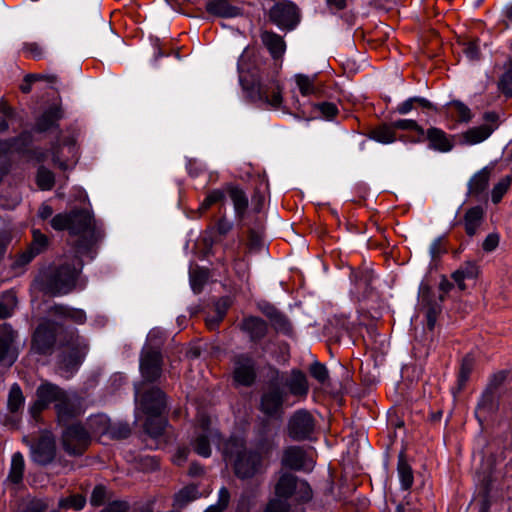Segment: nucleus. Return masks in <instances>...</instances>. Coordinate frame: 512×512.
I'll use <instances>...</instances> for the list:
<instances>
[{"label":"nucleus","instance_id":"obj_1","mask_svg":"<svg viewBox=\"0 0 512 512\" xmlns=\"http://www.w3.org/2000/svg\"><path fill=\"white\" fill-rule=\"evenodd\" d=\"M51 226L57 231L67 229L71 235L78 236L76 254L71 263L65 261L58 268L41 275L43 289L52 295L69 293L76 285L82 269L80 256L94 258V248L102 237L101 227L94 217L86 210H74L70 213H59L51 219Z\"/></svg>","mask_w":512,"mask_h":512},{"label":"nucleus","instance_id":"obj_2","mask_svg":"<svg viewBox=\"0 0 512 512\" xmlns=\"http://www.w3.org/2000/svg\"><path fill=\"white\" fill-rule=\"evenodd\" d=\"M313 498V491L307 481L284 472L275 486L274 497L265 508V512H305L304 504Z\"/></svg>","mask_w":512,"mask_h":512},{"label":"nucleus","instance_id":"obj_3","mask_svg":"<svg viewBox=\"0 0 512 512\" xmlns=\"http://www.w3.org/2000/svg\"><path fill=\"white\" fill-rule=\"evenodd\" d=\"M54 404L58 422L67 424L81 413L80 398L75 392H68L50 383H41L36 390V400L30 408L33 417Z\"/></svg>","mask_w":512,"mask_h":512},{"label":"nucleus","instance_id":"obj_4","mask_svg":"<svg viewBox=\"0 0 512 512\" xmlns=\"http://www.w3.org/2000/svg\"><path fill=\"white\" fill-rule=\"evenodd\" d=\"M224 459L233 465L235 475L240 479H249L264 470L261 453L249 450L242 437L233 436L222 448Z\"/></svg>","mask_w":512,"mask_h":512},{"label":"nucleus","instance_id":"obj_5","mask_svg":"<svg viewBox=\"0 0 512 512\" xmlns=\"http://www.w3.org/2000/svg\"><path fill=\"white\" fill-rule=\"evenodd\" d=\"M165 406L164 393L158 388L152 387L141 397L140 408L148 415L145 431L153 438L160 436L167 425V421L161 417Z\"/></svg>","mask_w":512,"mask_h":512},{"label":"nucleus","instance_id":"obj_6","mask_svg":"<svg viewBox=\"0 0 512 512\" xmlns=\"http://www.w3.org/2000/svg\"><path fill=\"white\" fill-rule=\"evenodd\" d=\"M210 444L219 446L220 434L212 426L211 418L204 412H199L197 415V436L193 442L194 450L202 457H209L211 455Z\"/></svg>","mask_w":512,"mask_h":512},{"label":"nucleus","instance_id":"obj_7","mask_svg":"<svg viewBox=\"0 0 512 512\" xmlns=\"http://www.w3.org/2000/svg\"><path fill=\"white\" fill-rule=\"evenodd\" d=\"M87 353L85 340L78 335L64 348L58 362L62 376L69 378L78 369Z\"/></svg>","mask_w":512,"mask_h":512},{"label":"nucleus","instance_id":"obj_8","mask_svg":"<svg viewBox=\"0 0 512 512\" xmlns=\"http://www.w3.org/2000/svg\"><path fill=\"white\" fill-rule=\"evenodd\" d=\"M91 437L108 436L113 439L126 438L130 429L126 424H112L105 414H97L88 419V431Z\"/></svg>","mask_w":512,"mask_h":512},{"label":"nucleus","instance_id":"obj_9","mask_svg":"<svg viewBox=\"0 0 512 512\" xmlns=\"http://www.w3.org/2000/svg\"><path fill=\"white\" fill-rule=\"evenodd\" d=\"M90 443V435L81 425L73 423L62 432V444L65 451L72 455H80Z\"/></svg>","mask_w":512,"mask_h":512},{"label":"nucleus","instance_id":"obj_10","mask_svg":"<svg viewBox=\"0 0 512 512\" xmlns=\"http://www.w3.org/2000/svg\"><path fill=\"white\" fill-rule=\"evenodd\" d=\"M315 430V420L306 410L296 411L288 422V434L296 441L311 439Z\"/></svg>","mask_w":512,"mask_h":512},{"label":"nucleus","instance_id":"obj_11","mask_svg":"<svg viewBox=\"0 0 512 512\" xmlns=\"http://www.w3.org/2000/svg\"><path fill=\"white\" fill-rule=\"evenodd\" d=\"M281 463L291 470L304 472H311L315 465L312 453L299 446L287 447L283 451Z\"/></svg>","mask_w":512,"mask_h":512},{"label":"nucleus","instance_id":"obj_12","mask_svg":"<svg viewBox=\"0 0 512 512\" xmlns=\"http://www.w3.org/2000/svg\"><path fill=\"white\" fill-rule=\"evenodd\" d=\"M485 121L484 124L469 128L462 134L463 143L467 145H476L479 144L486 139H488L491 134L498 127V115L495 112H486L483 116Z\"/></svg>","mask_w":512,"mask_h":512},{"label":"nucleus","instance_id":"obj_13","mask_svg":"<svg viewBox=\"0 0 512 512\" xmlns=\"http://www.w3.org/2000/svg\"><path fill=\"white\" fill-rule=\"evenodd\" d=\"M270 18L281 28L293 29L299 21L298 8L290 1L277 3L270 10Z\"/></svg>","mask_w":512,"mask_h":512},{"label":"nucleus","instance_id":"obj_14","mask_svg":"<svg viewBox=\"0 0 512 512\" xmlns=\"http://www.w3.org/2000/svg\"><path fill=\"white\" fill-rule=\"evenodd\" d=\"M140 371L146 381L152 382L161 374V354L158 349L145 346L140 359Z\"/></svg>","mask_w":512,"mask_h":512},{"label":"nucleus","instance_id":"obj_15","mask_svg":"<svg viewBox=\"0 0 512 512\" xmlns=\"http://www.w3.org/2000/svg\"><path fill=\"white\" fill-rule=\"evenodd\" d=\"M77 156L76 142L72 137L65 139L63 143L53 144L51 148L52 161L62 170L68 169L70 167L69 162L76 161Z\"/></svg>","mask_w":512,"mask_h":512},{"label":"nucleus","instance_id":"obj_16","mask_svg":"<svg viewBox=\"0 0 512 512\" xmlns=\"http://www.w3.org/2000/svg\"><path fill=\"white\" fill-rule=\"evenodd\" d=\"M234 379L244 386L251 385L256 378L255 361L247 354H239L234 358Z\"/></svg>","mask_w":512,"mask_h":512},{"label":"nucleus","instance_id":"obj_17","mask_svg":"<svg viewBox=\"0 0 512 512\" xmlns=\"http://www.w3.org/2000/svg\"><path fill=\"white\" fill-rule=\"evenodd\" d=\"M55 455V441L49 434L41 436L37 443L31 447V459L39 465H47L51 463L54 460Z\"/></svg>","mask_w":512,"mask_h":512},{"label":"nucleus","instance_id":"obj_18","mask_svg":"<svg viewBox=\"0 0 512 512\" xmlns=\"http://www.w3.org/2000/svg\"><path fill=\"white\" fill-rule=\"evenodd\" d=\"M55 331L49 323L40 324L33 336V349L41 354L50 351L55 343Z\"/></svg>","mask_w":512,"mask_h":512},{"label":"nucleus","instance_id":"obj_19","mask_svg":"<svg viewBox=\"0 0 512 512\" xmlns=\"http://www.w3.org/2000/svg\"><path fill=\"white\" fill-rule=\"evenodd\" d=\"M14 340V331L8 324L0 325V363L11 366L17 355L11 349Z\"/></svg>","mask_w":512,"mask_h":512},{"label":"nucleus","instance_id":"obj_20","mask_svg":"<svg viewBox=\"0 0 512 512\" xmlns=\"http://www.w3.org/2000/svg\"><path fill=\"white\" fill-rule=\"evenodd\" d=\"M426 138L429 141V148L441 153H447L454 147L452 138L436 127L427 130Z\"/></svg>","mask_w":512,"mask_h":512},{"label":"nucleus","instance_id":"obj_21","mask_svg":"<svg viewBox=\"0 0 512 512\" xmlns=\"http://www.w3.org/2000/svg\"><path fill=\"white\" fill-rule=\"evenodd\" d=\"M48 245V238L38 230L33 231V241L28 250L25 251L16 260V265H25L29 263L36 255L44 251Z\"/></svg>","mask_w":512,"mask_h":512},{"label":"nucleus","instance_id":"obj_22","mask_svg":"<svg viewBox=\"0 0 512 512\" xmlns=\"http://www.w3.org/2000/svg\"><path fill=\"white\" fill-rule=\"evenodd\" d=\"M25 472V459L21 452H15L11 456L9 472L6 482L18 486L22 483Z\"/></svg>","mask_w":512,"mask_h":512},{"label":"nucleus","instance_id":"obj_23","mask_svg":"<svg viewBox=\"0 0 512 512\" xmlns=\"http://www.w3.org/2000/svg\"><path fill=\"white\" fill-rule=\"evenodd\" d=\"M484 209L481 206L469 208L464 215V228L468 236H474L484 220Z\"/></svg>","mask_w":512,"mask_h":512},{"label":"nucleus","instance_id":"obj_24","mask_svg":"<svg viewBox=\"0 0 512 512\" xmlns=\"http://www.w3.org/2000/svg\"><path fill=\"white\" fill-rule=\"evenodd\" d=\"M491 175V168L484 167L476 172L468 182V191L471 195L479 196L486 191Z\"/></svg>","mask_w":512,"mask_h":512},{"label":"nucleus","instance_id":"obj_25","mask_svg":"<svg viewBox=\"0 0 512 512\" xmlns=\"http://www.w3.org/2000/svg\"><path fill=\"white\" fill-rule=\"evenodd\" d=\"M206 10L209 14L223 18L236 17L240 14L239 8L230 5L227 0H209Z\"/></svg>","mask_w":512,"mask_h":512},{"label":"nucleus","instance_id":"obj_26","mask_svg":"<svg viewBox=\"0 0 512 512\" xmlns=\"http://www.w3.org/2000/svg\"><path fill=\"white\" fill-rule=\"evenodd\" d=\"M479 267L476 262L467 261L463 263L456 271L452 274V279L458 285L461 290L466 288L464 281L475 279L478 276Z\"/></svg>","mask_w":512,"mask_h":512},{"label":"nucleus","instance_id":"obj_27","mask_svg":"<svg viewBox=\"0 0 512 512\" xmlns=\"http://www.w3.org/2000/svg\"><path fill=\"white\" fill-rule=\"evenodd\" d=\"M241 328L249 334L252 340L262 339L267 333V324L259 317H247L243 320Z\"/></svg>","mask_w":512,"mask_h":512},{"label":"nucleus","instance_id":"obj_28","mask_svg":"<svg viewBox=\"0 0 512 512\" xmlns=\"http://www.w3.org/2000/svg\"><path fill=\"white\" fill-rule=\"evenodd\" d=\"M283 403V393L273 390L263 394L261 398V411L269 416L275 415Z\"/></svg>","mask_w":512,"mask_h":512},{"label":"nucleus","instance_id":"obj_29","mask_svg":"<svg viewBox=\"0 0 512 512\" xmlns=\"http://www.w3.org/2000/svg\"><path fill=\"white\" fill-rule=\"evenodd\" d=\"M261 39L265 47L269 50L271 56L274 59H278L283 56L286 45L283 38L273 32H263Z\"/></svg>","mask_w":512,"mask_h":512},{"label":"nucleus","instance_id":"obj_30","mask_svg":"<svg viewBox=\"0 0 512 512\" xmlns=\"http://www.w3.org/2000/svg\"><path fill=\"white\" fill-rule=\"evenodd\" d=\"M63 116L61 107L57 104L49 107L38 119L36 128L40 132L47 131L54 127Z\"/></svg>","mask_w":512,"mask_h":512},{"label":"nucleus","instance_id":"obj_31","mask_svg":"<svg viewBox=\"0 0 512 512\" xmlns=\"http://www.w3.org/2000/svg\"><path fill=\"white\" fill-rule=\"evenodd\" d=\"M290 393L294 396H306L309 390L307 378L300 370H293L286 382Z\"/></svg>","mask_w":512,"mask_h":512},{"label":"nucleus","instance_id":"obj_32","mask_svg":"<svg viewBox=\"0 0 512 512\" xmlns=\"http://www.w3.org/2000/svg\"><path fill=\"white\" fill-rule=\"evenodd\" d=\"M504 379L503 374H499L498 376H495L492 382L490 383L489 387L485 390L483 393L479 403H478V409L476 411V415H478L479 411L486 410V411H492L494 409V393L493 389H495Z\"/></svg>","mask_w":512,"mask_h":512},{"label":"nucleus","instance_id":"obj_33","mask_svg":"<svg viewBox=\"0 0 512 512\" xmlns=\"http://www.w3.org/2000/svg\"><path fill=\"white\" fill-rule=\"evenodd\" d=\"M228 193L233 202L236 216L242 219L248 207V198L246 194L244 191L234 186H230L228 188Z\"/></svg>","mask_w":512,"mask_h":512},{"label":"nucleus","instance_id":"obj_34","mask_svg":"<svg viewBox=\"0 0 512 512\" xmlns=\"http://www.w3.org/2000/svg\"><path fill=\"white\" fill-rule=\"evenodd\" d=\"M259 99L273 108L280 107L282 103V96L278 85H272L271 88L260 86L258 90Z\"/></svg>","mask_w":512,"mask_h":512},{"label":"nucleus","instance_id":"obj_35","mask_svg":"<svg viewBox=\"0 0 512 512\" xmlns=\"http://www.w3.org/2000/svg\"><path fill=\"white\" fill-rule=\"evenodd\" d=\"M295 82L303 96H310L317 92L315 85L316 76H307L304 74L295 75Z\"/></svg>","mask_w":512,"mask_h":512},{"label":"nucleus","instance_id":"obj_36","mask_svg":"<svg viewBox=\"0 0 512 512\" xmlns=\"http://www.w3.org/2000/svg\"><path fill=\"white\" fill-rule=\"evenodd\" d=\"M512 183V174L501 178L492 188L491 200L494 204L499 203Z\"/></svg>","mask_w":512,"mask_h":512},{"label":"nucleus","instance_id":"obj_37","mask_svg":"<svg viewBox=\"0 0 512 512\" xmlns=\"http://www.w3.org/2000/svg\"><path fill=\"white\" fill-rule=\"evenodd\" d=\"M395 128L393 127V123L391 126L382 125L375 128L371 132L372 138L380 143L389 144L395 141Z\"/></svg>","mask_w":512,"mask_h":512},{"label":"nucleus","instance_id":"obj_38","mask_svg":"<svg viewBox=\"0 0 512 512\" xmlns=\"http://www.w3.org/2000/svg\"><path fill=\"white\" fill-rule=\"evenodd\" d=\"M86 504V498L81 494H73L68 497L60 498L58 507L61 509L82 510Z\"/></svg>","mask_w":512,"mask_h":512},{"label":"nucleus","instance_id":"obj_39","mask_svg":"<svg viewBox=\"0 0 512 512\" xmlns=\"http://www.w3.org/2000/svg\"><path fill=\"white\" fill-rule=\"evenodd\" d=\"M398 476L402 489L408 490L413 485L414 477L411 467L406 461L400 459L398 462Z\"/></svg>","mask_w":512,"mask_h":512},{"label":"nucleus","instance_id":"obj_40","mask_svg":"<svg viewBox=\"0 0 512 512\" xmlns=\"http://www.w3.org/2000/svg\"><path fill=\"white\" fill-rule=\"evenodd\" d=\"M198 490L194 486H188L180 490L174 496V506L182 508L190 501L197 498Z\"/></svg>","mask_w":512,"mask_h":512},{"label":"nucleus","instance_id":"obj_41","mask_svg":"<svg viewBox=\"0 0 512 512\" xmlns=\"http://www.w3.org/2000/svg\"><path fill=\"white\" fill-rule=\"evenodd\" d=\"M17 305V298L14 292H6L0 299V319L9 317Z\"/></svg>","mask_w":512,"mask_h":512},{"label":"nucleus","instance_id":"obj_42","mask_svg":"<svg viewBox=\"0 0 512 512\" xmlns=\"http://www.w3.org/2000/svg\"><path fill=\"white\" fill-rule=\"evenodd\" d=\"M229 305L230 303L228 299H221L215 304L214 312L217 314V319L206 318V324L209 329H215L219 325V323L224 319Z\"/></svg>","mask_w":512,"mask_h":512},{"label":"nucleus","instance_id":"obj_43","mask_svg":"<svg viewBox=\"0 0 512 512\" xmlns=\"http://www.w3.org/2000/svg\"><path fill=\"white\" fill-rule=\"evenodd\" d=\"M24 403V396L18 384L12 385L8 396V408L11 412L18 411Z\"/></svg>","mask_w":512,"mask_h":512},{"label":"nucleus","instance_id":"obj_44","mask_svg":"<svg viewBox=\"0 0 512 512\" xmlns=\"http://www.w3.org/2000/svg\"><path fill=\"white\" fill-rule=\"evenodd\" d=\"M54 309L56 313L70 319L75 323L83 324L86 321V314L81 309H72L62 306H56Z\"/></svg>","mask_w":512,"mask_h":512},{"label":"nucleus","instance_id":"obj_45","mask_svg":"<svg viewBox=\"0 0 512 512\" xmlns=\"http://www.w3.org/2000/svg\"><path fill=\"white\" fill-rule=\"evenodd\" d=\"M448 106L451 110H453L461 122H469L472 119V112L470 108L459 100H453L448 103Z\"/></svg>","mask_w":512,"mask_h":512},{"label":"nucleus","instance_id":"obj_46","mask_svg":"<svg viewBox=\"0 0 512 512\" xmlns=\"http://www.w3.org/2000/svg\"><path fill=\"white\" fill-rule=\"evenodd\" d=\"M37 184L41 190H50L54 185V174L41 167L37 173Z\"/></svg>","mask_w":512,"mask_h":512},{"label":"nucleus","instance_id":"obj_47","mask_svg":"<svg viewBox=\"0 0 512 512\" xmlns=\"http://www.w3.org/2000/svg\"><path fill=\"white\" fill-rule=\"evenodd\" d=\"M273 328L282 334L289 335L292 332V326L288 318L279 312L276 317L271 320Z\"/></svg>","mask_w":512,"mask_h":512},{"label":"nucleus","instance_id":"obj_48","mask_svg":"<svg viewBox=\"0 0 512 512\" xmlns=\"http://www.w3.org/2000/svg\"><path fill=\"white\" fill-rule=\"evenodd\" d=\"M225 195L226 193L220 189H214L210 191L200 204L199 209L205 211L212 205L222 202L225 199Z\"/></svg>","mask_w":512,"mask_h":512},{"label":"nucleus","instance_id":"obj_49","mask_svg":"<svg viewBox=\"0 0 512 512\" xmlns=\"http://www.w3.org/2000/svg\"><path fill=\"white\" fill-rule=\"evenodd\" d=\"M393 127L400 130L416 131L420 137L425 136L424 129L412 119H400L393 122Z\"/></svg>","mask_w":512,"mask_h":512},{"label":"nucleus","instance_id":"obj_50","mask_svg":"<svg viewBox=\"0 0 512 512\" xmlns=\"http://www.w3.org/2000/svg\"><path fill=\"white\" fill-rule=\"evenodd\" d=\"M229 500H230L229 491L225 487H222L218 493L217 504L209 506L205 510V512H223L224 509L228 506Z\"/></svg>","mask_w":512,"mask_h":512},{"label":"nucleus","instance_id":"obj_51","mask_svg":"<svg viewBox=\"0 0 512 512\" xmlns=\"http://www.w3.org/2000/svg\"><path fill=\"white\" fill-rule=\"evenodd\" d=\"M310 374L311 376L317 380L319 383L324 384L329 378V372L326 366L318 361H315L310 366Z\"/></svg>","mask_w":512,"mask_h":512},{"label":"nucleus","instance_id":"obj_52","mask_svg":"<svg viewBox=\"0 0 512 512\" xmlns=\"http://www.w3.org/2000/svg\"><path fill=\"white\" fill-rule=\"evenodd\" d=\"M500 88L504 94L512 96V61L500 79Z\"/></svg>","mask_w":512,"mask_h":512},{"label":"nucleus","instance_id":"obj_53","mask_svg":"<svg viewBox=\"0 0 512 512\" xmlns=\"http://www.w3.org/2000/svg\"><path fill=\"white\" fill-rule=\"evenodd\" d=\"M106 497V488L103 485H97L92 491L90 503L93 506H101L104 504Z\"/></svg>","mask_w":512,"mask_h":512},{"label":"nucleus","instance_id":"obj_54","mask_svg":"<svg viewBox=\"0 0 512 512\" xmlns=\"http://www.w3.org/2000/svg\"><path fill=\"white\" fill-rule=\"evenodd\" d=\"M233 268H234L235 273L237 274V276L241 280L248 279L249 265H248V263L246 262L245 259H243V258H235L234 259Z\"/></svg>","mask_w":512,"mask_h":512},{"label":"nucleus","instance_id":"obj_55","mask_svg":"<svg viewBox=\"0 0 512 512\" xmlns=\"http://www.w3.org/2000/svg\"><path fill=\"white\" fill-rule=\"evenodd\" d=\"M206 273L204 272H198L196 270L192 271L190 273V284L195 293H198L201 291L202 286L206 280Z\"/></svg>","mask_w":512,"mask_h":512},{"label":"nucleus","instance_id":"obj_56","mask_svg":"<svg viewBox=\"0 0 512 512\" xmlns=\"http://www.w3.org/2000/svg\"><path fill=\"white\" fill-rule=\"evenodd\" d=\"M24 51L32 58L40 59L44 56V49L36 42L25 43Z\"/></svg>","mask_w":512,"mask_h":512},{"label":"nucleus","instance_id":"obj_57","mask_svg":"<svg viewBox=\"0 0 512 512\" xmlns=\"http://www.w3.org/2000/svg\"><path fill=\"white\" fill-rule=\"evenodd\" d=\"M49 507L47 499H32L27 505L28 512H45Z\"/></svg>","mask_w":512,"mask_h":512},{"label":"nucleus","instance_id":"obj_58","mask_svg":"<svg viewBox=\"0 0 512 512\" xmlns=\"http://www.w3.org/2000/svg\"><path fill=\"white\" fill-rule=\"evenodd\" d=\"M499 245V235L497 233H490L486 236L482 243V249L485 252L494 251Z\"/></svg>","mask_w":512,"mask_h":512},{"label":"nucleus","instance_id":"obj_59","mask_svg":"<svg viewBox=\"0 0 512 512\" xmlns=\"http://www.w3.org/2000/svg\"><path fill=\"white\" fill-rule=\"evenodd\" d=\"M445 252V248L443 246V238L438 237L433 240L430 245L429 253L432 259H436L441 256Z\"/></svg>","mask_w":512,"mask_h":512},{"label":"nucleus","instance_id":"obj_60","mask_svg":"<svg viewBox=\"0 0 512 512\" xmlns=\"http://www.w3.org/2000/svg\"><path fill=\"white\" fill-rule=\"evenodd\" d=\"M473 367V360L470 357H465L461 364L460 374H459V380L460 382L464 383L472 370Z\"/></svg>","mask_w":512,"mask_h":512},{"label":"nucleus","instance_id":"obj_61","mask_svg":"<svg viewBox=\"0 0 512 512\" xmlns=\"http://www.w3.org/2000/svg\"><path fill=\"white\" fill-rule=\"evenodd\" d=\"M129 505L125 501H113L110 503L103 512H127Z\"/></svg>","mask_w":512,"mask_h":512},{"label":"nucleus","instance_id":"obj_62","mask_svg":"<svg viewBox=\"0 0 512 512\" xmlns=\"http://www.w3.org/2000/svg\"><path fill=\"white\" fill-rule=\"evenodd\" d=\"M415 100L416 96L403 101L397 106V112L402 115L408 114L413 109Z\"/></svg>","mask_w":512,"mask_h":512},{"label":"nucleus","instance_id":"obj_63","mask_svg":"<svg viewBox=\"0 0 512 512\" xmlns=\"http://www.w3.org/2000/svg\"><path fill=\"white\" fill-rule=\"evenodd\" d=\"M189 454V450L187 448H179L176 453L173 455V463L181 466L183 463L186 462L187 457Z\"/></svg>","mask_w":512,"mask_h":512},{"label":"nucleus","instance_id":"obj_64","mask_svg":"<svg viewBox=\"0 0 512 512\" xmlns=\"http://www.w3.org/2000/svg\"><path fill=\"white\" fill-rule=\"evenodd\" d=\"M319 109L327 118H331L337 113V107L333 103L324 102L319 105Z\"/></svg>","mask_w":512,"mask_h":512}]
</instances>
